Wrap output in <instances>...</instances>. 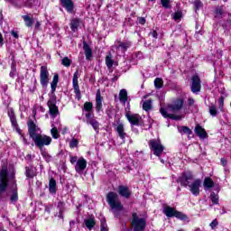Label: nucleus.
I'll use <instances>...</instances> for the list:
<instances>
[{
    "label": "nucleus",
    "mask_w": 231,
    "mask_h": 231,
    "mask_svg": "<svg viewBox=\"0 0 231 231\" xmlns=\"http://www.w3.org/2000/svg\"><path fill=\"white\" fill-rule=\"evenodd\" d=\"M184 104L185 100H183V98H177L172 104H169L166 108L161 107L160 113L163 118H170L171 120L176 121L181 120V116H176L169 113H178V111H181Z\"/></svg>",
    "instance_id": "1"
},
{
    "label": "nucleus",
    "mask_w": 231,
    "mask_h": 231,
    "mask_svg": "<svg viewBox=\"0 0 231 231\" xmlns=\"http://www.w3.org/2000/svg\"><path fill=\"white\" fill-rule=\"evenodd\" d=\"M10 187V179H8V165L3 164L0 169V199L5 201V192Z\"/></svg>",
    "instance_id": "2"
},
{
    "label": "nucleus",
    "mask_w": 231,
    "mask_h": 231,
    "mask_svg": "<svg viewBox=\"0 0 231 231\" xmlns=\"http://www.w3.org/2000/svg\"><path fill=\"white\" fill-rule=\"evenodd\" d=\"M106 199L111 210H115L116 212H122V210H124V205L122 204V201H120L118 193L115 191H109L106 194Z\"/></svg>",
    "instance_id": "3"
},
{
    "label": "nucleus",
    "mask_w": 231,
    "mask_h": 231,
    "mask_svg": "<svg viewBox=\"0 0 231 231\" xmlns=\"http://www.w3.org/2000/svg\"><path fill=\"white\" fill-rule=\"evenodd\" d=\"M162 212L168 218L176 217V219H180V221H189V217L185 213L176 209V208L163 206Z\"/></svg>",
    "instance_id": "4"
},
{
    "label": "nucleus",
    "mask_w": 231,
    "mask_h": 231,
    "mask_svg": "<svg viewBox=\"0 0 231 231\" xmlns=\"http://www.w3.org/2000/svg\"><path fill=\"white\" fill-rule=\"evenodd\" d=\"M32 142L38 147L40 151H44V147L48 145H51L52 139L50 135L37 134L32 139Z\"/></svg>",
    "instance_id": "5"
},
{
    "label": "nucleus",
    "mask_w": 231,
    "mask_h": 231,
    "mask_svg": "<svg viewBox=\"0 0 231 231\" xmlns=\"http://www.w3.org/2000/svg\"><path fill=\"white\" fill-rule=\"evenodd\" d=\"M148 145L150 147V150L153 152L154 156H157V158H160V156L163 154V151H165V146L162 144V142H160V140L151 139L148 142Z\"/></svg>",
    "instance_id": "6"
},
{
    "label": "nucleus",
    "mask_w": 231,
    "mask_h": 231,
    "mask_svg": "<svg viewBox=\"0 0 231 231\" xmlns=\"http://www.w3.org/2000/svg\"><path fill=\"white\" fill-rule=\"evenodd\" d=\"M132 226L134 231H143L147 226V220L145 218L138 217L136 213L132 214Z\"/></svg>",
    "instance_id": "7"
},
{
    "label": "nucleus",
    "mask_w": 231,
    "mask_h": 231,
    "mask_svg": "<svg viewBox=\"0 0 231 231\" xmlns=\"http://www.w3.org/2000/svg\"><path fill=\"white\" fill-rule=\"evenodd\" d=\"M194 180V173L192 171H183L180 176L178 178L177 181L180 184V187L187 189L190 185V181Z\"/></svg>",
    "instance_id": "8"
},
{
    "label": "nucleus",
    "mask_w": 231,
    "mask_h": 231,
    "mask_svg": "<svg viewBox=\"0 0 231 231\" xmlns=\"http://www.w3.org/2000/svg\"><path fill=\"white\" fill-rule=\"evenodd\" d=\"M10 178L11 180H13V188L11 189L10 201L13 205H15V203L19 201V188L17 186V180H15V171H13Z\"/></svg>",
    "instance_id": "9"
},
{
    "label": "nucleus",
    "mask_w": 231,
    "mask_h": 231,
    "mask_svg": "<svg viewBox=\"0 0 231 231\" xmlns=\"http://www.w3.org/2000/svg\"><path fill=\"white\" fill-rule=\"evenodd\" d=\"M40 84L43 89H46L50 84V71L47 66L40 68Z\"/></svg>",
    "instance_id": "10"
},
{
    "label": "nucleus",
    "mask_w": 231,
    "mask_h": 231,
    "mask_svg": "<svg viewBox=\"0 0 231 231\" xmlns=\"http://www.w3.org/2000/svg\"><path fill=\"white\" fill-rule=\"evenodd\" d=\"M72 88L75 93V98L78 102H80L82 98V92L80 91V86L79 85V70H76L72 78Z\"/></svg>",
    "instance_id": "11"
},
{
    "label": "nucleus",
    "mask_w": 231,
    "mask_h": 231,
    "mask_svg": "<svg viewBox=\"0 0 231 231\" xmlns=\"http://www.w3.org/2000/svg\"><path fill=\"white\" fill-rule=\"evenodd\" d=\"M125 118L128 120L131 126L136 125L137 127H140L143 125V122H142V116H140V114H131V112H126Z\"/></svg>",
    "instance_id": "12"
},
{
    "label": "nucleus",
    "mask_w": 231,
    "mask_h": 231,
    "mask_svg": "<svg viewBox=\"0 0 231 231\" xmlns=\"http://www.w3.org/2000/svg\"><path fill=\"white\" fill-rule=\"evenodd\" d=\"M201 91V78L199 75L194 74L191 77V93H199Z\"/></svg>",
    "instance_id": "13"
},
{
    "label": "nucleus",
    "mask_w": 231,
    "mask_h": 231,
    "mask_svg": "<svg viewBox=\"0 0 231 231\" xmlns=\"http://www.w3.org/2000/svg\"><path fill=\"white\" fill-rule=\"evenodd\" d=\"M47 106L49 107V115L55 118V116L59 115V106H57V99H55V97H52V99H50L47 102Z\"/></svg>",
    "instance_id": "14"
},
{
    "label": "nucleus",
    "mask_w": 231,
    "mask_h": 231,
    "mask_svg": "<svg viewBox=\"0 0 231 231\" xmlns=\"http://www.w3.org/2000/svg\"><path fill=\"white\" fill-rule=\"evenodd\" d=\"M27 127H28V134L31 139H32L34 136H37V133L39 131V126L33 122V120L29 119L27 121Z\"/></svg>",
    "instance_id": "15"
},
{
    "label": "nucleus",
    "mask_w": 231,
    "mask_h": 231,
    "mask_svg": "<svg viewBox=\"0 0 231 231\" xmlns=\"http://www.w3.org/2000/svg\"><path fill=\"white\" fill-rule=\"evenodd\" d=\"M189 187V192H191L193 196H199V192H201V190L199 189V187H201V180L196 179Z\"/></svg>",
    "instance_id": "16"
},
{
    "label": "nucleus",
    "mask_w": 231,
    "mask_h": 231,
    "mask_svg": "<svg viewBox=\"0 0 231 231\" xmlns=\"http://www.w3.org/2000/svg\"><path fill=\"white\" fill-rule=\"evenodd\" d=\"M117 192L121 198H125V199H129L131 198L133 192L131 189H129V187L124 186V185H119L117 188Z\"/></svg>",
    "instance_id": "17"
},
{
    "label": "nucleus",
    "mask_w": 231,
    "mask_h": 231,
    "mask_svg": "<svg viewBox=\"0 0 231 231\" xmlns=\"http://www.w3.org/2000/svg\"><path fill=\"white\" fill-rule=\"evenodd\" d=\"M60 3L68 14H73L75 10V2H73V0H60Z\"/></svg>",
    "instance_id": "18"
},
{
    "label": "nucleus",
    "mask_w": 231,
    "mask_h": 231,
    "mask_svg": "<svg viewBox=\"0 0 231 231\" xmlns=\"http://www.w3.org/2000/svg\"><path fill=\"white\" fill-rule=\"evenodd\" d=\"M86 167H88V161L84 157H80L76 162L75 171L79 173L84 172Z\"/></svg>",
    "instance_id": "19"
},
{
    "label": "nucleus",
    "mask_w": 231,
    "mask_h": 231,
    "mask_svg": "<svg viewBox=\"0 0 231 231\" xmlns=\"http://www.w3.org/2000/svg\"><path fill=\"white\" fill-rule=\"evenodd\" d=\"M195 134L201 140H205V138L208 137V134H207V130H205V128H203V126H201V125L199 124L196 125L195 126Z\"/></svg>",
    "instance_id": "20"
},
{
    "label": "nucleus",
    "mask_w": 231,
    "mask_h": 231,
    "mask_svg": "<svg viewBox=\"0 0 231 231\" xmlns=\"http://www.w3.org/2000/svg\"><path fill=\"white\" fill-rule=\"evenodd\" d=\"M102 100H104V97H102L100 89H97V91L96 93V111H97V113H100V111H102Z\"/></svg>",
    "instance_id": "21"
},
{
    "label": "nucleus",
    "mask_w": 231,
    "mask_h": 231,
    "mask_svg": "<svg viewBox=\"0 0 231 231\" xmlns=\"http://www.w3.org/2000/svg\"><path fill=\"white\" fill-rule=\"evenodd\" d=\"M115 131L117 133L121 140H125V138L127 137V133H125V128H124V124L122 123L118 124L117 126L115 128Z\"/></svg>",
    "instance_id": "22"
},
{
    "label": "nucleus",
    "mask_w": 231,
    "mask_h": 231,
    "mask_svg": "<svg viewBox=\"0 0 231 231\" xmlns=\"http://www.w3.org/2000/svg\"><path fill=\"white\" fill-rule=\"evenodd\" d=\"M24 174L27 180H33L37 176V171L33 169V166H26Z\"/></svg>",
    "instance_id": "23"
},
{
    "label": "nucleus",
    "mask_w": 231,
    "mask_h": 231,
    "mask_svg": "<svg viewBox=\"0 0 231 231\" xmlns=\"http://www.w3.org/2000/svg\"><path fill=\"white\" fill-rule=\"evenodd\" d=\"M83 50L85 51V57L87 60H89L93 57V49L88 44V42H83Z\"/></svg>",
    "instance_id": "24"
},
{
    "label": "nucleus",
    "mask_w": 231,
    "mask_h": 231,
    "mask_svg": "<svg viewBox=\"0 0 231 231\" xmlns=\"http://www.w3.org/2000/svg\"><path fill=\"white\" fill-rule=\"evenodd\" d=\"M84 225L88 228V230H93L95 226H97V220L95 219V217H90L84 220Z\"/></svg>",
    "instance_id": "25"
},
{
    "label": "nucleus",
    "mask_w": 231,
    "mask_h": 231,
    "mask_svg": "<svg viewBox=\"0 0 231 231\" xmlns=\"http://www.w3.org/2000/svg\"><path fill=\"white\" fill-rule=\"evenodd\" d=\"M49 192L52 195L57 194V180L53 177L49 180Z\"/></svg>",
    "instance_id": "26"
},
{
    "label": "nucleus",
    "mask_w": 231,
    "mask_h": 231,
    "mask_svg": "<svg viewBox=\"0 0 231 231\" xmlns=\"http://www.w3.org/2000/svg\"><path fill=\"white\" fill-rule=\"evenodd\" d=\"M129 48H131V42H118V45L116 47V50H121V51H123V53H125V51H127V50H129Z\"/></svg>",
    "instance_id": "27"
},
{
    "label": "nucleus",
    "mask_w": 231,
    "mask_h": 231,
    "mask_svg": "<svg viewBox=\"0 0 231 231\" xmlns=\"http://www.w3.org/2000/svg\"><path fill=\"white\" fill-rule=\"evenodd\" d=\"M82 23V20L80 18H74L70 22V30L71 32H77L79 30V27L80 26Z\"/></svg>",
    "instance_id": "28"
},
{
    "label": "nucleus",
    "mask_w": 231,
    "mask_h": 231,
    "mask_svg": "<svg viewBox=\"0 0 231 231\" xmlns=\"http://www.w3.org/2000/svg\"><path fill=\"white\" fill-rule=\"evenodd\" d=\"M105 62L107 69H112L114 64H115V60H113V54L109 52L106 58H105Z\"/></svg>",
    "instance_id": "29"
},
{
    "label": "nucleus",
    "mask_w": 231,
    "mask_h": 231,
    "mask_svg": "<svg viewBox=\"0 0 231 231\" xmlns=\"http://www.w3.org/2000/svg\"><path fill=\"white\" fill-rule=\"evenodd\" d=\"M22 19H23L26 28H32V26H33V23H35V21H33V18L28 14L22 15Z\"/></svg>",
    "instance_id": "30"
},
{
    "label": "nucleus",
    "mask_w": 231,
    "mask_h": 231,
    "mask_svg": "<svg viewBox=\"0 0 231 231\" xmlns=\"http://www.w3.org/2000/svg\"><path fill=\"white\" fill-rule=\"evenodd\" d=\"M7 116H9L11 125L17 123V116H15V111H14L12 107L8 109Z\"/></svg>",
    "instance_id": "31"
},
{
    "label": "nucleus",
    "mask_w": 231,
    "mask_h": 231,
    "mask_svg": "<svg viewBox=\"0 0 231 231\" xmlns=\"http://www.w3.org/2000/svg\"><path fill=\"white\" fill-rule=\"evenodd\" d=\"M204 189H214V180L210 177H206L203 182Z\"/></svg>",
    "instance_id": "32"
},
{
    "label": "nucleus",
    "mask_w": 231,
    "mask_h": 231,
    "mask_svg": "<svg viewBox=\"0 0 231 231\" xmlns=\"http://www.w3.org/2000/svg\"><path fill=\"white\" fill-rule=\"evenodd\" d=\"M119 100L120 102H123L125 104L127 100H129V97L127 96V90L125 88H123L119 92Z\"/></svg>",
    "instance_id": "33"
},
{
    "label": "nucleus",
    "mask_w": 231,
    "mask_h": 231,
    "mask_svg": "<svg viewBox=\"0 0 231 231\" xmlns=\"http://www.w3.org/2000/svg\"><path fill=\"white\" fill-rule=\"evenodd\" d=\"M143 111L149 112L151 109H152V99L145 100L143 103Z\"/></svg>",
    "instance_id": "34"
},
{
    "label": "nucleus",
    "mask_w": 231,
    "mask_h": 231,
    "mask_svg": "<svg viewBox=\"0 0 231 231\" xmlns=\"http://www.w3.org/2000/svg\"><path fill=\"white\" fill-rule=\"evenodd\" d=\"M88 124L90 125H92L94 131H96V133H98V131H100V123H98V121H97V119H90L88 121Z\"/></svg>",
    "instance_id": "35"
},
{
    "label": "nucleus",
    "mask_w": 231,
    "mask_h": 231,
    "mask_svg": "<svg viewBox=\"0 0 231 231\" xmlns=\"http://www.w3.org/2000/svg\"><path fill=\"white\" fill-rule=\"evenodd\" d=\"M209 198L213 205H219V195L216 192H211Z\"/></svg>",
    "instance_id": "36"
},
{
    "label": "nucleus",
    "mask_w": 231,
    "mask_h": 231,
    "mask_svg": "<svg viewBox=\"0 0 231 231\" xmlns=\"http://www.w3.org/2000/svg\"><path fill=\"white\" fill-rule=\"evenodd\" d=\"M83 111L91 113V111H93V103L88 101L85 102L83 105Z\"/></svg>",
    "instance_id": "37"
},
{
    "label": "nucleus",
    "mask_w": 231,
    "mask_h": 231,
    "mask_svg": "<svg viewBox=\"0 0 231 231\" xmlns=\"http://www.w3.org/2000/svg\"><path fill=\"white\" fill-rule=\"evenodd\" d=\"M59 83H55L53 81H51V95H52V98H54V100H57V96L55 95V91H57V86Z\"/></svg>",
    "instance_id": "38"
},
{
    "label": "nucleus",
    "mask_w": 231,
    "mask_h": 231,
    "mask_svg": "<svg viewBox=\"0 0 231 231\" xmlns=\"http://www.w3.org/2000/svg\"><path fill=\"white\" fill-rule=\"evenodd\" d=\"M40 152H41L42 158H44L45 162L47 163H50V162H51V155H50V153H48V152H46L44 150H40Z\"/></svg>",
    "instance_id": "39"
},
{
    "label": "nucleus",
    "mask_w": 231,
    "mask_h": 231,
    "mask_svg": "<svg viewBox=\"0 0 231 231\" xmlns=\"http://www.w3.org/2000/svg\"><path fill=\"white\" fill-rule=\"evenodd\" d=\"M154 86L156 89H162V88H163V79L161 78H156L154 79Z\"/></svg>",
    "instance_id": "40"
},
{
    "label": "nucleus",
    "mask_w": 231,
    "mask_h": 231,
    "mask_svg": "<svg viewBox=\"0 0 231 231\" xmlns=\"http://www.w3.org/2000/svg\"><path fill=\"white\" fill-rule=\"evenodd\" d=\"M51 134L52 138H54V140H58V138H60V134H59V130L57 129V127L51 128Z\"/></svg>",
    "instance_id": "41"
},
{
    "label": "nucleus",
    "mask_w": 231,
    "mask_h": 231,
    "mask_svg": "<svg viewBox=\"0 0 231 231\" xmlns=\"http://www.w3.org/2000/svg\"><path fill=\"white\" fill-rule=\"evenodd\" d=\"M161 5H162V8H165L166 10L172 8L171 0H161Z\"/></svg>",
    "instance_id": "42"
},
{
    "label": "nucleus",
    "mask_w": 231,
    "mask_h": 231,
    "mask_svg": "<svg viewBox=\"0 0 231 231\" xmlns=\"http://www.w3.org/2000/svg\"><path fill=\"white\" fill-rule=\"evenodd\" d=\"M61 64L62 66H65V68H69V66H71V60L68 57H64L61 60Z\"/></svg>",
    "instance_id": "43"
},
{
    "label": "nucleus",
    "mask_w": 231,
    "mask_h": 231,
    "mask_svg": "<svg viewBox=\"0 0 231 231\" xmlns=\"http://www.w3.org/2000/svg\"><path fill=\"white\" fill-rule=\"evenodd\" d=\"M58 210L61 212H66V203L64 201H59L57 205Z\"/></svg>",
    "instance_id": "44"
},
{
    "label": "nucleus",
    "mask_w": 231,
    "mask_h": 231,
    "mask_svg": "<svg viewBox=\"0 0 231 231\" xmlns=\"http://www.w3.org/2000/svg\"><path fill=\"white\" fill-rule=\"evenodd\" d=\"M209 115H211V116H217V107H216L215 105L209 106Z\"/></svg>",
    "instance_id": "45"
},
{
    "label": "nucleus",
    "mask_w": 231,
    "mask_h": 231,
    "mask_svg": "<svg viewBox=\"0 0 231 231\" xmlns=\"http://www.w3.org/2000/svg\"><path fill=\"white\" fill-rule=\"evenodd\" d=\"M100 231H109V227H107V222L106 219L101 220Z\"/></svg>",
    "instance_id": "46"
},
{
    "label": "nucleus",
    "mask_w": 231,
    "mask_h": 231,
    "mask_svg": "<svg viewBox=\"0 0 231 231\" xmlns=\"http://www.w3.org/2000/svg\"><path fill=\"white\" fill-rule=\"evenodd\" d=\"M69 147H70V149H75V147H79V139L73 138L69 142Z\"/></svg>",
    "instance_id": "47"
},
{
    "label": "nucleus",
    "mask_w": 231,
    "mask_h": 231,
    "mask_svg": "<svg viewBox=\"0 0 231 231\" xmlns=\"http://www.w3.org/2000/svg\"><path fill=\"white\" fill-rule=\"evenodd\" d=\"M183 17V13L181 11H177L174 13L173 19L174 21H180Z\"/></svg>",
    "instance_id": "48"
},
{
    "label": "nucleus",
    "mask_w": 231,
    "mask_h": 231,
    "mask_svg": "<svg viewBox=\"0 0 231 231\" xmlns=\"http://www.w3.org/2000/svg\"><path fill=\"white\" fill-rule=\"evenodd\" d=\"M85 116L87 118V124H88L90 120H95V114H93V111L87 112Z\"/></svg>",
    "instance_id": "49"
},
{
    "label": "nucleus",
    "mask_w": 231,
    "mask_h": 231,
    "mask_svg": "<svg viewBox=\"0 0 231 231\" xmlns=\"http://www.w3.org/2000/svg\"><path fill=\"white\" fill-rule=\"evenodd\" d=\"M181 131L184 133V134H188L189 136L192 134V130L189 128V126H181Z\"/></svg>",
    "instance_id": "50"
},
{
    "label": "nucleus",
    "mask_w": 231,
    "mask_h": 231,
    "mask_svg": "<svg viewBox=\"0 0 231 231\" xmlns=\"http://www.w3.org/2000/svg\"><path fill=\"white\" fill-rule=\"evenodd\" d=\"M218 107L223 111V107H225V97L223 96H220L218 99Z\"/></svg>",
    "instance_id": "51"
},
{
    "label": "nucleus",
    "mask_w": 231,
    "mask_h": 231,
    "mask_svg": "<svg viewBox=\"0 0 231 231\" xmlns=\"http://www.w3.org/2000/svg\"><path fill=\"white\" fill-rule=\"evenodd\" d=\"M194 6H195V12H198V10H199V8L203 6V3H201V0H195Z\"/></svg>",
    "instance_id": "52"
},
{
    "label": "nucleus",
    "mask_w": 231,
    "mask_h": 231,
    "mask_svg": "<svg viewBox=\"0 0 231 231\" xmlns=\"http://www.w3.org/2000/svg\"><path fill=\"white\" fill-rule=\"evenodd\" d=\"M13 129H15L16 133H18V134H23V130H21V127H19V123L16 122L15 125H11Z\"/></svg>",
    "instance_id": "53"
},
{
    "label": "nucleus",
    "mask_w": 231,
    "mask_h": 231,
    "mask_svg": "<svg viewBox=\"0 0 231 231\" xmlns=\"http://www.w3.org/2000/svg\"><path fill=\"white\" fill-rule=\"evenodd\" d=\"M64 212L65 211H60L55 214V217H58L59 219H62L64 221Z\"/></svg>",
    "instance_id": "54"
},
{
    "label": "nucleus",
    "mask_w": 231,
    "mask_h": 231,
    "mask_svg": "<svg viewBox=\"0 0 231 231\" xmlns=\"http://www.w3.org/2000/svg\"><path fill=\"white\" fill-rule=\"evenodd\" d=\"M216 15H223V6H218L215 10Z\"/></svg>",
    "instance_id": "55"
},
{
    "label": "nucleus",
    "mask_w": 231,
    "mask_h": 231,
    "mask_svg": "<svg viewBox=\"0 0 231 231\" xmlns=\"http://www.w3.org/2000/svg\"><path fill=\"white\" fill-rule=\"evenodd\" d=\"M137 21L139 23V24H141L142 26H143L145 24V23H147V20L145 19V17H137Z\"/></svg>",
    "instance_id": "56"
},
{
    "label": "nucleus",
    "mask_w": 231,
    "mask_h": 231,
    "mask_svg": "<svg viewBox=\"0 0 231 231\" xmlns=\"http://www.w3.org/2000/svg\"><path fill=\"white\" fill-rule=\"evenodd\" d=\"M219 225V223L217 222V218H215L209 225V226L212 228V230H214V228H216V226H217Z\"/></svg>",
    "instance_id": "57"
},
{
    "label": "nucleus",
    "mask_w": 231,
    "mask_h": 231,
    "mask_svg": "<svg viewBox=\"0 0 231 231\" xmlns=\"http://www.w3.org/2000/svg\"><path fill=\"white\" fill-rule=\"evenodd\" d=\"M194 104H196V100H194V98H192V97H189L188 98V106L189 107H191V106H194Z\"/></svg>",
    "instance_id": "58"
},
{
    "label": "nucleus",
    "mask_w": 231,
    "mask_h": 231,
    "mask_svg": "<svg viewBox=\"0 0 231 231\" xmlns=\"http://www.w3.org/2000/svg\"><path fill=\"white\" fill-rule=\"evenodd\" d=\"M11 71H17V62H15V61H13L12 63H11Z\"/></svg>",
    "instance_id": "59"
},
{
    "label": "nucleus",
    "mask_w": 231,
    "mask_h": 231,
    "mask_svg": "<svg viewBox=\"0 0 231 231\" xmlns=\"http://www.w3.org/2000/svg\"><path fill=\"white\" fill-rule=\"evenodd\" d=\"M149 35L153 37V39H158V32H156V30H152V32H150Z\"/></svg>",
    "instance_id": "60"
},
{
    "label": "nucleus",
    "mask_w": 231,
    "mask_h": 231,
    "mask_svg": "<svg viewBox=\"0 0 231 231\" xmlns=\"http://www.w3.org/2000/svg\"><path fill=\"white\" fill-rule=\"evenodd\" d=\"M11 35L14 38V39H19V32H17V31H11Z\"/></svg>",
    "instance_id": "61"
},
{
    "label": "nucleus",
    "mask_w": 231,
    "mask_h": 231,
    "mask_svg": "<svg viewBox=\"0 0 231 231\" xmlns=\"http://www.w3.org/2000/svg\"><path fill=\"white\" fill-rule=\"evenodd\" d=\"M52 82L59 84V74L58 73L54 74V76L52 78Z\"/></svg>",
    "instance_id": "62"
},
{
    "label": "nucleus",
    "mask_w": 231,
    "mask_h": 231,
    "mask_svg": "<svg viewBox=\"0 0 231 231\" xmlns=\"http://www.w3.org/2000/svg\"><path fill=\"white\" fill-rule=\"evenodd\" d=\"M79 162L77 156H70V163L73 165L74 163H77Z\"/></svg>",
    "instance_id": "63"
},
{
    "label": "nucleus",
    "mask_w": 231,
    "mask_h": 231,
    "mask_svg": "<svg viewBox=\"0 0 231 231\" xmlns=\"http://www.w3.org/2000/svg\"><path fill=\"white\" fill-rule=\"evenodd\" d=\"M5 45V38L3 37V33L0 32V46Z\"/></svg>",
    "instance_id": "64"
}]
</instances>
